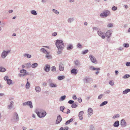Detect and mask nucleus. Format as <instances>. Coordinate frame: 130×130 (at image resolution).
<instances>
[{
    "label": "nucleus",
    "instance_id": "nucleus-1",
    "mask_svg": "<svg viewBox=\"0 0 130 130\" xmlns=\"http://www.w3.org/2000/svg\"><path fill=\"white\" fill-rule=\"evenodd\" d=\"M56 45L58 49L59 52L58 53V54H60L61 52L59 51V50H61L64 47V44L63 43V41L62 40H57L56 41Z\"/></svg>",
    "mask_w": 130,
    "mask_h": 130
},
{
    "label": "nucleus",
    "instance_id": "nucleus-2",
    "mask_svg": "<svg viewBox=\"0 0 130 130\" xmlns=\"http://www.w3.org/2000/svg\"><path fill=\"white\" fill-rule=\"evenodd\" d=\"M37 113L38 117L40 118L44 117L46 114L45 112H38Z\"/></svg>",
    "mask_w": 130,
    "mask_h": 130
},
{
    "label": "nucleus",
    "instance_id": "nucleus-3",
    "mask_svg": "<svg viewBox=\"0 0 130 130\" xmlns=\"http://www.w3.org/2000/svg\"><path fill=\"white\" fill-rule=\"evenodd\" d=\"M10 52V51H3L1 55V57L2 58H5L7 56V54H8Z\"/></svg>",
    "mask_w": 130,
    "mask_h": 130
},
{
    "label": "nucleus",
    "instance_id": "nucleus-4",
    "mask_svg": "<svg viewBox=\"0 0 130 130\" xmlns=\"http://www.w3.org/2000/svg\"><path fill=\"white\" fill-rule=\"evenodd\" d=\"M110 13V12L109 11H107L105 12H104L101 13L100 14V15L103 18L106 17Z\"/></svg>",
    "mask_w": 130,
    "mask_h": 130
},
{
    "label": "nucleus",
    "instance_id": "nucleus-5",
    "mask_svg": "<svg viewBox=\"0 0 130 130\" xmlns=\"http://www.w3.org/2000/svg\"><path fill=\"white\" fill-rule=\"evenodd\" d=\"M90 58L91 60V61L95 63H97V61L96 60L95 58L93 57L92 55H90Z\"/></svg>",
    "mask_w": 130,
    "mask_h": 130
},
{
    "label": "nucleus",
    "instance_id": "nucleus-6",
    "mask_svg": "<svg viewBox=\"0 0 130 130\" xmlns=\"http://www.w3.org/2000/svg\"><path fill=\"white\" fill-rule=\"evenodd\" d=\"M23 105H28L30 106L31 108H32L33 107L32 103L30 101H28L25 103H23Z\"/></svg>",
    "mask_w": 130,
    "mask_h": 130
},
{
    "label": "nucleus",
    "instance_id": "nucleus-7",
    "mask_svg": "<svg viewBox=\"0 0 130 130\" xmlns=\"http://www.w3.org/2000/svg\"><path fill=\"white\" fill-rule=\"evenodd\" d=\"M88 115L90 117L93 114V110L92 109L90 108H89L88 110Z\"/></svg>",
    "mask_w": 130,
    "mask_h": 130
},
{
    "label": "nucleus",
    "instance_id": "nucleus-8",
    "mask_svg": "<svg viewBox=\"0 0 130 130\" xmlns=\"http://www.w3.org/2000/svg\"><path fill=\"white\" fill-rule=\"evenodd\" d=\"M62 120V118L61 117L59 116H58L57 120L56 121V124H58L60 123Z\"/></svg>",
    "mask_w": 130,
    "mask_h": 130
},
{
    "label": "nucleus",
    "instance_id": "nucleus-9",
    "mask_svg": "<svg viewBox=\"0 0 130 130\" xmlns=\"http://www.w3.org/2000/svg\"><path fill=\"white\" fill-rule=\"evenodd\" d=\"M44 70L45 71L48 72L50 69V66L48 65H46L44 67Z\"/></svg>",
    "mask_w": 130,
    "mask_h": 130
},
{
    "label": "nucleus",
    "instance_id": "nucleus-10",
    "mask_svg": "<svg viewBox=\"0 0 130 130\" xmlns=\"http://www.w3.org/2000/svg\"><path fill=\"white\" fill-rule=\"evenodd\" d=\"M84 113L83 111H80L79 112L78 116L80 119L81 120L83 119V115Z\"/></svg>",
    "mask_w": 130,
    "mask_h": 130
},
{
    "label": "nucleus",
    "instance_id": "nucleus-11",
    "mask_svg": "<svg viewBox=\"0 0 130 130\" xmlns=\"http://www.w3.org/2000/svg\"><path fill=\"white\" fill-rule=\"evenodd\" d=\"M121 124L122 126L123 127L125 126L126 125V122L123 119H122L121 120Z\"/></svg>",
    "mask_w": 130,
    "mask_h": 130
},
{
    "label": "nucleus",
    "instance_id": "nucleus-12",
    "mask_svg": "<svg viewBox=\"0 0 130 130\" xmlns=\"http://www.w3.org/2000/svg\"><path fill=\"white\" fill-rule=\"evenodd\" d=\"M111 31L108 30L106 33V36L108 38L111 35Z\"/></svg>",
    "mask_w": 130,
    "mask_h": 130
},
{
    "label": "nucleus",
    "instance_id": "nucleus-13",
    "mask_svg": "<svg viewBox=\"0 0 130 130\" xmlns=\"http://www.w3.org/2000/svg\"><path fill=\"white\" fill-rule=\"evenodd\" d=\"M78 71L76 69H73L71 71V72L74 75H76Z\"/></svg>",
    "mask_w": 130,
    "mask_h": 130
},
{
    "label": "nucleus",
    "instance_id": "nucleus-14",
    "mask_svg": "<svg viewBox=\"0 0 130 130\" xmlns=\"http://www.w3.org/2000/svg\"><path fill=\"white\" fill-rule=\"evenodd\" d=\"M59 69L60 71H63L64 69V67L63 64L60 63L59 64Z\"/></svg>",
    "mask_w": 130,
    "mask_h": 130
},
{
    "label": "nucleus",
    "instance_id": "nucleus-15",
    "mask_svg": "<svg viewBox=\"0 0 130 130\" xmlns=\"http://www.w3.org/2000/svg\"><path fill=\"white\" fill-rule=\"evenodd\" d=\"M119 125V123L118 121H116L113 124V126L115 127H117Z\"/></svg>",
    "mask_w": 130,
    "mask_h": 130
},
{
    "label": "nucleus",
    "instance_id": "nucleus-16",
    "mask_svg": "<svg viewBox=\"0 0 130 130\" xmlns=\"http://www.w3.org/2000/svg\"><path fill=\"white\" fill-rule=\"evenodd\" d=\"M14 119H15L17 121L18 120L19 117L18 114L17 113H15V114L14 116Z\"/></svg>",
    "mask_w": 130,
    "mask_h": 130
},
{
    "label": "nucleus",
    "instance_id": "nucleus-17",
    "mask_svg": "<svg viewBox=\"0 0 130 130\" xmlns=\"http://www.w3.org/2000/svg\"><path fill=\"white\" fill-rule=\"evenodd\" d=\"M46 57L48 59H50L51 58V56L49 54V52H46Z\"/></svg>",
    "mask_w": 130,
    "mask_h": 130
},
{
    "label": "nucleus",
    "instance_id": "nucleus-18",
    "mask_svg": "<svg viewBox=\"0 0 130 130\" xmlns=\"http://www.w3.org/2000/svg\"><path fill=\"white\" fill-rule=\"evenodd\" d=\"M90 68L92 69V70H95L97 71L99 70H100V68H94V67L91 66L90 67Z\"/></svg>",
    "mask_w": 130,
    "mask_h": 130
},
{
    "label": "nucleus",
    "instance_id": "nucleus-19",
    "mask_svg": "<svg viewBox=\"0 0 130 130\" xmlns=\"http://www.w3.org/2000/svg\"><path fill=\"white\" fill-rule=\"evenodd\" d=\"M130 91V89H127L123 91V93L124 94H126Z\"/></svg>",
    "mask_w": 130,
    "mask_h": 130
},
{
    "label": "nucleus",
    "instance_id": "nucleus-20",
    "mask_svg": "<svg viewBox=\"0 0 130 130\" xmlns=\"http://www.w3.org/2000/svg\"><path fill=\"white\" fill-rule=\"evenodd\" d=\"M20 72L22 73H24L23 75H26V71L24 69L20 71Z\"/></svg>",
    "mask_w": 130,
    "mask_h": 130
},
{
    "label": "nucleus",
    "instance_id": "nucleus-21",
    "mask_svg": "<svg viewBox=\"0 0 130 130\" xmlns=\"http://www.w3.org/2000/svg\"><path fill=\"white\" fill-rule=\"evenodd\" d=\"M35 90L37 92H39L41 90V88L39 87H36Z\"/></svg>",
    "mask_w": 130,
    "mask_h": 130
},
{
    "label": "nucleus",
    "instance_id": "nucleus-22",
    "mask_svg": "<svg viewBox=\"0 0 130 130\" xmlns=\"http://www.w3.org/2000/svg\"><path fill=\"white\" fill-rule=\"evenodd\" d=\"M50 86L51 87H56V85L53 83H51L50 84Z\"/></svg>",
    "mask_w": 130,
    "mask_h": 130
},
{
    "label": "nucleus",
    "instance_id": "nucleus-23",
    "mask_svg": "<svg viewBox=\"0 0 130 130\" xmlns=\"http://www.w3.org/2000/svg\"><path fill=\"white\" fill-rule=\"evenodd\" d=\"M38 65V64L37 63H35L32 64L31 65V67L33 68H35Z\"/></svg>",
    "mask_w": 130,
    "mask_h": 130
},
{
    "label": "nucleus",
    "instance_id": "nucleus-24",
    "mask_svg": "<svg viewBox=\"0 0 130 130\" xmlns=\"http://www.w3.org/2000/svg\"><path fill=\"white\" fill-rule=\"evenodd\" d=\"M7 83L9 85H10L12 83V80L10 79H8L7 81Z\"/></svg>",
    "mask_w": 130,
    "mask_h": 130
},
{
    "label": "nucleus",
    "instance_id": "nucleus-25",
    "mask_svg": "<svg viewBox=\"0 0 130 130\" xmlns=\"http://www.w3.org/2000/svg\"><path fill=\"white\" fill-rule=\"evenodd\" d=\"M108 103V102L107 101H105L104 102L102 103L100 105V106H103L107 104Z\"/></svg>",
    "mask_w": 130,
    "mask_h": 130
},
{
    "label": "nucleus",
    "instance_id": "nucleus-26",
    "mask_svg": "<svg viewBox=\"0 0 130 130\" xmlns=\"http://www.w3.org/2000/svg\"><path fill=\"white\" fill-rule=\"evenodd\" d=\"M77 104L75 103H73L71 106V107L73 108H75L77 107Z\"/></svg>",
    "mask_w": 130,
    "mask_h": 130
},
{
    "label": "nucleus",
    "instance_id": "nucleus-27",
    "mask_svg": "<svg viewBox=\"0 0 130 130\" xmlns=\"http://www.w3.org/2000/svg\"><path fill=\"white\" fill-rule=\"evenodd\" d=\"M6 71V69L5 68L2 67H1L0 68V72H4L5 71Z\"/></svg>",
    "mask_w": 130,
    "mask_h": 130
},
{
    "label": "nucleus",
    "instance_id": "nucleus-28",
    "mask_svg": "<svg viewBox=\"0 0 130 130\" xmlns=\"http://www.w3.org/2000/svg\"><path fill=\"white\" fill-rule=\"evenodd\" d=\"M64 76H59L58 78V79L59 80H61L63 79L64 78Z\"/></svg>",
    "mask_w": 130,
    "mask_h": 130
},
{
    "label": "nucleus",
    "instance_id": "nucleus-29",
    "mask_svg": "<svg viewBox=\"0 0 130 130\" xmlns=\"http://www.w3.org/2000/svg\"><path fill=\"white\" fill-rule=\"evenodd\" d=\"M24 56L25 57H27L28 58H30L31 57V56L30 55L28 54H25L24 55Z\"/></svg>",
    "mask_w": 130,
    "mask_h": 130
},
{
    "label": "nucleus",
    "instance_id": "nucleus-30",
    "mask_svg": "<svg viewBox=\"0 0 130 130\" xmlns=\"http://www.w3.org/2000/svg\"><path fill=\"white\" fill-rule=\"evenodd\" d=\"M26 88H28L30 87V84L28 81L26 85Z\"/></svg>",
    "mask_w": 130,
    "mask_h": 130
},
{
    "label": "nucleus",
    "instance_id": "nucleus-31",
    "mask_svg": "<svg viewBox=\"0 0 130 130\" xmlns=\"http://www.w3.org/2000/svg\"><path fill=\"white\" fill-rule=\"evenodd\" d=\"M31 13L34 15H36L37 13L36 11L35 10H32L31 12Z\"/></svg>",
    "mask_w": 130,
    "mask_h": 130
},
{
    "label": "nucleus",
    "instance_id": "nucleus-32",
    "mask_svg": "<svg viewBox=\"0 0 130 130\" xmlns=\"http://www.w3.org/2000/svg\"><path fill=\"white\" fill-rule=\"evenodd\" d=\"M119 115L118 114H117L116 115H115L112 118L113 119H115V118H117L119 117Z\"/></svg>",
    "mask_w": 130,
    "mask_h": 130
},
{
    "label": "nucleus",
    "instance_id": "nucleus-33",
    "mask_svg": "<svg viewBox=\"0 0 130 130\" xmlns=\"http://www.w3.org/2000/svg\"><path fill=\"white\" fill-rule=\"evenodd\" d=\"M130 77V75L129 74H126L124 75L123 77V78H128Z\"/></svg>",
    "mask_w": 130,
    "mask_h": 130
},
{
    "label": "nucleus",
    "instance_id": "nucleus-34",
    "mask_svg": "<svg viewBox=\"0 0 130 130\" xmlns=\"http://www.w3.org/2000/svg\"><path fill=\"white\" fill-rule=\"evenodd\" d=\"M73 46L72 45H69L67 47V49L68 50H70L72 49V48Z\"/></svg>",
    "mask_w": 130,
    "mask_h": 130
},
{
    "label": "nucleus",
    "instance_id": "nucleus-35",
    "mask_svg": "<svg viewBox=\"0 0 130 130\" xmlns=\"http://www.w3.org/2000/svg\"><path fill=\"white\" fill-rule=\"evenodd\" d=\"M98 35L100 36H101L103 34V32L100 31H98Z\"/></svg>",
    "mask_w": 130,
    "mask_h": 130
},
{
    "label": "nucleus",
    "instance_id": "nucleus-36",
    "mask_svg": "<svg viewBox=\"0 0 130 130\" xmlns=\"http://www.w3.org/2000/svg\"><path fill=\"white\" fill-rule=\"evenodd\" d=\"M51 70L53 71H56V68L55 66H53L51 68Z\"/></svg>",
    "mask_w": 130,
    "mask_h": 130
},
{
    "label": "nucleus",
    "instance_id": "nucleus-37",
    "mask_svg": "<svg viewBox=\"0 0 130 130\" xmlns=\"http://www.w3.org/2000/svg\"><path fill=\"white\" fill-rule=\"evenodd\" d=\"M66 97V96L65 95H64L62 96L60 98L61 100L63 101L65 99Z\"/></svg>",
    "mask_w": 130,
    "mask_h": 130
},
{
    "label": "nucleus",
    "instance_id": "nucleus-38",
    "mask_svg": "<svg viewBox=\"0 0 130 130\" xmlns=\"http://www.w3.org/2000/svg\"><path fill=\"white\" fill-rule=\"evenodd\" d=\"M65 109V108L64 106H61L60 107V109L61 111L63 112V110Z\"/></svg>",
    "mask_w": 130,
    "mask_h": 130
},
{
    "label": "nucleus",
    "instance_id": "nucleus-39",
    "mask_svg": "<svg viewBox=\"0 0 130 130\" xmlns=\"http://www.w3.org/2000/svg\"><path fill=\"white\" fill-rule=\"evenodd\" d=\"M113 26V24H111V23H109V24L107 25V26L108 27H112Z\"/></svg>",
    "mask_w": 130,
    "mask_h": 130
},
{
    "label": "nucleus",
    "instance_id": "nucleus-40",
    "mask_svg": "<svg viewBox=\"0 0 130 130\" xmlns=\"http://www.w3.org/2000/svg\"><path fill=\"white\" fill-rule=\"evenodd\" d=\"M88 51V50H86L85 51H83V54H86V53H87Z\"/></svg>",
    "mask_w": 130,
    "mask_h": 130
},
{
    "label": "nucleus",
    "instance_id": "nucleus-41",
    "mask_svg": "<svg viewBox=\"0 0 130 130\" xmlns=\"http://www.w3.org/2000/svg\"><path fill=\"white\" fill-rule=\"evenodd\" d=\"M109 84L111 85H113L114 84V83L112 80H111L109 83Z\"/></svg>",
    "mask_w": 130,
    "mask_h": 130
},
{
    "label": "nucleus",
    "instance_id": "nucleus-42",
    "mask_svg": "<svg viewBox=\"0 0 130 130\" xmlns=\"http://www.w3.org/2000/svg\"><path fill=\"white\" fill-rule=\"evenodd\" d=\"M53 11L56 14H58V13H59V12H58V11L57 10H55V9H53Z\"/></svg>",
    "mask_w": 130,
    "mask_h": 130
},
{
    "label": "nucleus",
    "instance_id": "nucleus-43",
    "mask_svg": "<svg viewBox=\"0 0 130 130\" xmlns=\"http://www.w3.org/2000/svg\"><path fill=\"white\" fill-rule=\"evenodd\" d=\"M74 62L75 64L76 65H77L79 64V62L77 60L75 61Z\"/></svg>",
    "mask_w": 130,
    "mask_h": 130
},
{
    "label": "nucleus",
    "instance_id": "nucleus-44",
    "mask_svg": "<svg viewBox=\"0 0 130 130\" xmlns=\"http://www.w3.org/2000/svg\"><path fill=\"white\" fill-rule=\"evenodd\" d=\"M117 9V8L115 6H113L112 8V9L113 10H115Z\"/></svg>",
    "mask_w": 130,
    "mask_h": 130
},
{
    "label": "nucleus",
    "instance_id": "nucleus-45",
    "mask_svg": "<svg viewBox=\"0 0 130 130\" xmlns=\"http://www.w3.org/2000/svg\"><path fill=\"white\" fill-rule=\"evenodd\" d=\"M124 46L125 47H128L129 46V45L128 44L125 43L124 44Z\"/></svg>",
    "mask_w": 130,
    "mask_h": 130
},
{
    "label": "nucleus",
    "instance_id": "nucleus-46",
    "mask_svg": "<svg viewBox=\"0 0 130 130\" xmlns=\"http://www.w3.org/2000/svg\"><path fill=\"white\" fill-rule=\"evenodd\" d=\"M74 102V101L71 100H70L69 101L68 103L70 104H73Z\"/></svg>",
    "mask_w": 130,
    "mask_h": 130
},
{
    "label": "nucleus",
    "instance_id": "nucleus-47",
    "mask_svg": "<svg viewBox=\"0 0 130 130\" xmlns=\"http://www.w3.org/2000/svg\"><path fill=\"white\" fill-rule=\"evenodd\" d=\"M78 101L79 103H81L82 102V99L81 98H79L78 100Z\"/></svg>",
    "mask_w": 130,
    "mask_h": 130
},
{
    "label": "nucleus",
    "instance_id": "nucleus-48",
    "mask_svg": "<svg viewBox=\"0 0 130 130\" xmlns=\"http://www.w3.org/2000/svg\"><path fill=\"white\" fill-rule=\"evenodd\" d=\"M4 79L5 80H7L8 79V76H5L4 77Z\"/></svg>",
    "mask_w": 130,
    "mask_h": 130
},
{
    "label": "nucleus",
    "instance_id": "nucleus-49",
    "mask_svg": "<svg viewBox=\"0 0 130 130\" xmlns=\"http://www.w3.org/2000/svg\"><path fill=\"white\" fill-rule=\"evenodd\" d=\"M41 51L44 53H45V52H47L46 51L44 48H42L41 49Z\"/></svg>",
    "mask_w": 130,
    "mask_h": 130
},
{
    "label": "nucleus",
    "instance_id": "nucleus-50",
    "mask_svg": "<svg viewBox=\"0 0 130 130\" xmlns=\"http://www.w3.org/2000/svg\"><path fill=\"white\" fill-rule=\"evenodd\" d=\"M103 95L102 94H101L99 96H98V99H101V98H102V97L103 96Z\"/></svg>",
    "mask_w": 130,
    "mask_h": 130
},
{
    "label": "nucleus",
    "instance_id": "nucleus-51",
    "mask_svg": "<svg viewBox=\"0 0 130 130\" xmlns=\"http://www.w3.org/2000/svg\"><path fill=\"white\" fill-rule=\"evenodd\" d=\"M77 47L79 48L82 47V45L80 43H78L77 45Z\"/></svg>",
    "mask_w": 130,
    "mask_h": 130
},
{
    "label": "nucleus",
    "instance_id": "nucleus-52",
    "mask_svg": "<svg viewBox=\"0 0 130 130\" xmlns=\"http://www.w3.org/2000/svg\"><path fill=\"white\" fill-rule=\"evenodd\" d=\"M72 98L74 100H75L77 99L76 96L75 95H73L72 97Z\"/></svg>",
    "mask_w": 130,
    "mask_h": 130
},
{
    "label": "nucleus",
    "instance_id": "nucleus-53",
    "mask_svg": "<svg viewBox=\"0 0 130 130\" xmlns=\"http://www.w3.org/2000/svg\"><path fill=\"white\" fill-rule=\"evenodd\" d=\"M57 35V33L56 32H54L53 33L52 35V36H56Z\"/></svg>",
    "mask_w": 130,
    "mask_h": 130
},
{
    "label": "nucleus",
    "instance_id": "nucleus-54",
    "mask_svg": "<svg viewBox=\"0 0 130 130\" xmlns=\"http://www.w3.org/2000/svg\"><path fill=\"white\" fill-rule=\"evenodd\" d=\"M70 123V121L68 120V121H67L66 123V124L67 125L68 124H69Z\"/></svg>",
    "mask_w": 130,
    "mask_h": 130
},
{
    "label": "nucleus",
    "instance_id": "nucleus-55",
    "mask_svg": "<svg viewBox=\"0 0 130 130\" xmlns=\"http://www.w3.org/2000/svg\"><path fill=\"white\" fill-rule=\"evenodd\" d=\"M126 65L127 66H130V62H127L126 64Z\"/></svg>",
    "mask_w": 130,
    "mask_h": 130
},
{
    "label": "nucleus",
    "instance_id": "nucleus-56",
    "mask_svg": "<svg viewBox=\"0 0 130 130\" xmlns=\"http://www.w3.org/2000/svg\"><path fill=\"white\" fill-rule=\"evenodd\" d=\"M88 78H86L84 80V82H87V80Z\"/></svg>",
    "mask_w": 130,
    "mask_h": 130
},
{
    "label": "nucleus",
    "instance_id": "nucleus-57",
    "mask_svg": "<svg viewBox=\"0 0 130 130\" xmlns=\"http://www.w3.org/2000/svg\"><path fill=\"white\" fill-rule=\"evenodd\" d=\"M13 101H11L10 102V105L12 106L13 105Z\"/></svg>",
    "mask_w": 130,
    "mask_h": 130
},
{
    "label": "nucleus",
    "instance_id": "nucleus-58",
    "mask_svg": "<svg viewBox=\"0 0 130 130\" xmlns=\"http://www.w3.org/2000/svg\"><path fill=\"white\" fill-rule=\"evenodd\" d=\"M70 110L69 109H68L67 111L66 112V113L68 114V113H70Z\"/></svg>",
    "mask_w": 130,
    "mask_h": 130
},
{
    "label": "nucleus",
    "instance_id": "nucleus-59",
    "mask_svg": "<svg viewBox=\"0 0 130 130\" xmlns=\"http://www.w3.org/2000/svg\"><path fill=\"white\" fill-rule=\"evenodd\" d=\"M101 36H102L101 37L102 38L104 39V38H105V36L104 35H102Z\"/></svg>",
    "mask_w": 130,
    "mask_h": 130
},
{
    "label": "nucleus",
    "instance_id": "nucleus-60",
    "mask_svg": "<svg viewBox=\"0 0 130 130\" xmlns=\"http://www.w3.org/2000/svg\"><path fill=\"white\" fill-rule=\"evenodd\" d=\"M8 107L9 109H10L12 107V106L10 105L8 106Z\"/></svg>",
    "mask_w": 130,
    "mask_h": 130
},
{
    "label": "nucleus",
    "instance_id": "nucleus-61",
    "mask_svg": "<svg viewBox=\"0 0 130 130\" xmlns=\"http://www.w3.org/2000/svg\"><path fill=\"white\" fill-rule=\"evenodd\" d=\"M59 130H65V129L63 128V127H61L60 128Z\"/></svg>",
    "mask_w": 130,
    "mask_h": 130
},
{
    "label": "nucleus",
    "instance_id": "nucleus-62",
    "mask_svg": "<svg viewBox=\"0 0 130 130\" xmlns=\"http://www.w3.org/2000/svg\"><path fill=\"white\" fill-rule=\"evenodd\" d=\"M65 130H68L69 129V128L68 127H66L65 128Z\"/></svg>",
    "mask_w": 130,
    "mask_h": 130
},
{
    "label": "nucleus",
    "instance_id": "nucleus-63",
    "mask_svg": "<svg viewBox=\"0 0 130 130\" xmlns=\"http://www.w3.org/2000/svg\"><path fill=\"white\" fill-rule=\"evenodd\" d=\"M9 12L10 13H12L13 12V10H10L9 11Z\"/></svg>",
    "mask_w": 130,
    "mask_h": 130
},
{
    "label": "nucleus",
    "instance_id": "nucleus-64",
    "mask_svg": "<svg viewBox=\"0 0 130 130\" xmlns=\"http://www.w3.org/2000/svg\"><path fill=\"white\" fill-rule=\"evenodd\" d=\"M23 129L24 130H25L26 129V127H23Z\"/></svg>",
    "mask_w": 130,
    "mask_h": 130
}]
</instances>
